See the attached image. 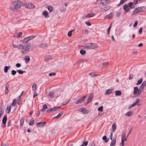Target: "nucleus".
<instances>
[{"label": "nucleus", "instance_id": "ddd939ff", "mask_svg": "<svg viewBox=\"0 0 146 146\" xmlns=\"http://www.w3.org/2000/svg\"><path fill=\"white\" fill-rule=\"evenodd\" d=\"M42 15L45 16V18H47L49 17L48 12L46 10H45L43 12Z\"/></svg>", "mask_w": 146, "mask_h": 146}, {"label": "nucleus", "instance_id": "69168bd1", "mask_svg": "<svg viewBox=\"0 0 146 146\" xmlns=\"http://www.w3.org/2000/svg\"><path fill=\"white\" fill-rule=\"evenodd\" d=\"M111 27V26H110V27L108 28V34L109 35L110 33V29Z\"/></svg>", "mask_w": 146, "mask_h": 146}, {"label": "nucleus", "instance_id": "bf43d9fd", "mask_svg": "<svg viewBox=\"0 0 146 146\" xmlns=\"http://www.w3.org/2000/svg\"><path fill=\"white\" fill-rule=\"evenodd\" d=\"M16 66L17 68H19L21 66V64L19 63H17L16 65Z\"/></svg>", "mask_w": 146, "mask_h": 146}, {"label": "nucleus", "instance_id": "6e6d98bb", "mask_svg": "<svg viewBox=\"0 0 146 146\" xmlns=\"http://www.w3.org/2000/svg\"><path fill=\"white\" fill-rule=\"evenodd\" d=\"M88 143V141H86L83 142V145H84V146H86L87 145Z\"/></svg>", "mask_w": 146, "mask_h": 146}, {"label": "nucleus", "instance_id": "79ce46f5", "mask_svg": "<svg viewBox=\"0 0 146 146\" xmlns=\"http://www.w3.org/2000/svg\"><path fill=\"white\" fill-rule=\"evenodd\" d=\"M25 59L28 62L30 60V58L29 56H27L25 58Z\"/></svg>", "mask_w": 146, "mask_h": 146}, {"label": "nucleus", "instance_id": "4d7b16f0", "mask_svg": "<svg viewBox=\"0 0 146 146\" xmlns=\"http://www.w3.org/2000/svg\"><path fill=\"white\" fill-rule=\"evenodd\" d=\"M135 103H133V104H131V105H130L129 107L128 108L129 109H130V108H132V107L134 106H135Z\"/></svg>", "mask_w": 146, "mask_h": 146}, {"label": "nucleus", "instance_id": "e2e57ef3", "mask_svg": "<svg viewBox=\"0 0 146 146\" xmlns=\"http://www.w3.org/2000/svg\"><path fill=\"white\" fill-rule=\"evenodd\" d=\"M142 27H141L140 28L139 30V33L140 34H141V33H142Z\"/></svg>", "mask_w": 146, "mask_h": 146}, {"label": "nucleus", "instance_id": "603ef678", "mask_svg": "<svg viewBox=\"0 0 146 146\" xmlns=\"http://www.w3.org/2000/svg\"><path fill=\"white\" fill-rule=\"evenodd\" d=\"M128 135H127L126 137H123V138L122 137H121V140H124V141H126L127 140V138L128 137Z\"/></svg>", "mask_w": 146, "mask_h": 146}, {"label": "nucleus", "instance_id": "20e7f679", "mask_svg": "<svg viewBox=\"0 0 146 146\" xmlns=\"http://www.w3.org/2000/svg\"><path fill=\"white\" fill-rule=\"evenodd\" d=\"M145 9V7L144 6H141L136 8L133 11V13L132 15L137 14L138 13L142 12L144 11Z\"/></svg>", "mask_w": 146, "mask_h": 146}, {"label": "nucleus", "instance_id": "13d9d810", "mask_svg": "<svg viewBox=\"0 0 146 146\" xmlns=\"http://www.w3.org/2000/svg\"><path fill=\"white\" fill-rule=\"evenodd\" d=\"M3 112L4 111L2 110H0V118L1 117L2 115L3 114Z\"/></svg>", "mask_w": 146, "mask_h": 146}, {"label": "nucleus", "instance_id": "37998d69", "mask_svg": "<svg viewBox=\"0 0 146 146\" xmlns=\"http://www.w3.org/2000/svg\"><path fill=\"white\" fill-rule=\"evenodd\" d=\"M74 30H72L68 32V35L70 37L72 35V32Z\"/></svg>", "mask_w": 146, "mask_h": 146}, {"label": "nucleus", "instance_id": "f257e3e1", "mask_svg": "<svg viewBox=\"0 0 146 146\" xmlns=\"http://www.w3.org/2000/svg\"><path fill=\"white\" fill-rule=\"evenodd\" d=\"M31 43H28L27 44H19V50L22 55L26 54L29 52L30 49Z\"/></svg>", "mask_w": 146, "mask_h": 146}, {"label": "nucleus", "instance_id": "f704fd0d", "mask_svg": "<svg viewBox=\"0 0 146 146\" xmlns=\"http://www.w3.org/2000/svg\"><path fill=\"white\" fill-rule=\"evenodd\" d=\"M61 107V106H59V107H54L51 108L52 111H55L56 110H57L60 108Z\"/></svg>", "mask_w": 146, "mask_h": 146}, {"label": "nucleus", "instance_id": "49530a36", "mask_svg": "<svg viewBox=\"0 0 146 146\" xmlns=\"http://www.w3.org/2000/svg\"><path fill=\"white\" fill-rule=\"evenodd\" d=\"M22 34V32H20L18 33L17 38H20Z\"/></svg>", "mask_w": 146, "mask_h": 146}, {"label": "nucleus", "instance_id": "1a4fd4ad", "mask_svg": "<svg viewBox=\"0 0 146 146\" xmlns=\"http://www.w3.org/2000/svg\"><path fill=\"white\" fill-rule=\"evenodd\" d=\"M123 9L125 11V12L124 13L125 14L128 12L130 9L129 7H128V5L127 4L124 5L123 7Z\"/></svg>", "mask_w": 146, "mask_h": 146}, {"label": "nucleus", "instance_id": "412c9836", "mask_svg": "<svg viewBox=\"0 0 146 146\" xmlns=\"http://www.w3.org/2000/svg\"><path fill=\"white\" fill-rule=\"evenodd\" d=\"M133 3L132 2H129L128 5V7L130 9H132L134 8V6H133Z\"/></svg>", "mask_w": 146, "mask_h": 146}, {"label": "nucleus", "instance_id": "2f4dec72", "mask_svg": "<svg viewBox=\"0 0 146 146\" xmlns=\"http://www.w3.org/2000/svg\"><path fill=\"white\" fill-rule=\"evenodd\" d=\"M28 41V40L27 38L26 37L21 40V42L23 44H25L27 43Z\"/></svg>", "mask_w": 146, "mask_h": 146}, {"label": "nucleus", "instance_id": "a18cd8bd", "mask_svg": "<svg viewBox=\"0 0 146 146\" xmlns=\"http://www.w3.org/2000/svg\"><path fill=\"white\" fill-rule=\"evenodd\" d=\"M144 87H145L142 84H141L140 86L139 89L140 90H141V91H143Z\"/></svg>", "mask_w": 146, "mask_h": 146}, {"label": "nucleus", "instance_id": "c756f323", "mask_svg": "<svg viewBox=\"0 0 146 146\" xmlns=\"http://www.w3.org/2000/svg\"><path fill=\"white\" fill-rule=\"evenodd\" d=\"M47 46V45L45 44H40L38 46V47L40 48H44L46 47Z\"/></svg>", "mask_w": 146, "mask_h": 146}, {"label": "nucleus", "instance_id": "393cba45", "mask_svg": "<svg viewBox=\"0 0 146 146\" xmlns=\"http://www.w3.org/2000/svg\"><path fill=\"white\" fill-rule=\"evenodd\" d=\"M112 132H114L115 131V130L116 129V124H113L112 125Z\"/></svg>", "mask_w": 146, "mask_h": 146}, {"label": "nucleus", "instance_id": "a211bd4d", "mask_svg": "<svg viewBox=\"0 0 146 146\" xmlns=\"http://www.w3.org/2000/svg\"><path fill=\"white\" fill-rule=\"evenodd\" d=\"M17 42L16 41V42H14V41H13L12 42V45L13 47L14 48H17L18 49H19V44L17 45L16 43Z\"/></svg>", "mask_w": 146, "mask_h": 146}, {"label": "nucleus", "instance_id": "3c124183", "mask_svg": "<svg viewBox=\"0 0 146 146\" xmlns=\"http://www.w3.org/2000/svg\"><path fill=\"white\" fill-rule=\"evenodd\" d=\"M7 66H6L4 67V72L5 73H7L8 70Z\"/></svg>", "mask_w": 146, "mask_h": 146}, {"label": "nucleus", "instance_id": "c9c22d12", "mask_svg": "<svg viewBox=\"0 0 146 146\" xmlns=\"http://www.w3.org/2000/svg\"><path fill=\"white\" fill-rule=\"evenodd\" d=\"M8 88L9 86L8 85H6L5 87V92L6 94H7L8 92Z\"/></svg>", "mask_w": 146, "mask_h": 146}, {"label": "nucleus", "instance_id": "9d476101", "mask_svg": "<svg viewBox=\"0 0 146 146\" xmlns=\"http://www.w3.org/2000/svg\"><path fill=\"white\" fill-rule=\"evenodd\" d=\"M109 65L108 62H105L100 65V67L102 68L106 67Z\"/></svg>", "mask_w": 146, "mask_h": 146}, {"label": "nucleus", "instance_id": "0eeeda50", "mask_svg": "<svg viewBox=\"0 0 146 146\" xmlns=\"http://www.w3.org/2000/svg\"><path fill=\"white\" fill-rule=\"evenodd\" d=\"M93 98V94L92 93H91L89 96L87 102L85 103V105L86 106L88 103H89L92 100Z\"/></svg>", "mask_w": 146, "mask_h": 146}, {"label": "nucleus", "instance_id": "4468645a", "mask_svg": "<svg viewBox=\"0 0 146 146\" xmlns=\"http://www.w3.org/2000/svg\"><path fill=\"white\" fill-rule=\"evenodd\" d=\"M112 141L110 144V146H113L114 145L116 142V138L115 137L113 138V140H111Z\"/></svg>", "mask_w": 146, "mask_h": 146}, {"label": "nucleus", "instance_id": "e433bc0d", "mask_svg": "<svg viewBox=\"0 0 146 146\" xmlns=\"http://www.w3.org/2000/svg\"><path fill=\"white\" fill-rule=\"evenodd\" d=\"M16 103L17 100L16 99H14L11 103V105L13 106H15L16 105Z\"/></svg>", "mask_w": 146, "mask_h": 146}, {"label": "nucleus", "instance_id": "09e8293b", "mask_svg": "<svg viewBox=\"0 0 146 146\" xmlns=\"http://www.w3.org/2000/svg\"><path fill=\"white\" fill-rule=\"evenodd\" d=\"M125 135H126V132L125 131H124L123 132L121 137H122V138H123V137H125Z\"/></svg>", "mask_w": 146, "mask_h": 146}, {"label": "nucleus", "instance_id": "4c0bfd02", "mask_svg": "<svg viewBox=\"0 0 146 146\" xmlns=\"http://www.w3.org/2000/svg\"><path fill=\"white\" fill-rule=\"evenodd\" d=\"M102 139L106 143L108 141V139H107V137L105 135H104L103 136Z\"/></svg>", "mask_w": 146, "mask_h": 146}, {"label": "nucleus", "instance_id": "4be33fe9", "mask_svg": "<svg viewBox=\"0 0 146 146\" xmlns=\"http://www.w3.org/2000/svg\"><path fill=\"white\" fill-rule=\"evenodd\" d=\"M63 111H61L56 116L54 117V118L55 119H57L59 118L63 114Z\"/></svg>", "mask_w": 146, "mask_h": 146}, {"label": "nucleus", "instance_id": "8fccbe9b", "mask_svg": "<svg viewBox=\"0 0 146 146\" xmlns=\"http://www.w3.org/2000/svg\"><path fill=\"white\" fill-rule=\"evenodd\" d=\"M110 8V6H107L106 7H105L104 9V10L105 11H107Z\"/></svg>", "mask_w": 146, "mask_h": 146}, {"label": "nucleus", "instance_id": "c03bdc74", "mask_svg": "<svg viewBox=\"0 0 146 146\" xmlns=\"http://www.w3.org/2000/svg\"><path fill=\"white\" fill-rule=\"evenodd\" d=\"M103 107L102 106H101L98 109V110L100 111H103Z\"/></svg>", "mask_w": 146, "mask_h": 146}, {"label": "nucleus", "instance_id": "aec40b11", "mask_svg": "<svg viewBox=\"0 0 146 146\" xmlns=\"http://www.w3.org/2000/svg\"><path fill=\"white\" fill-rule=\"evenodd\" d=\"M139 90H140L138 88V87H134V92H133V94L134 95L136 94L137 92H138V91H139Z\"/></svg>", "mask_w": 146, "mask_h": 146}, {"label": "nucleus", "instance_id": "cd10ccee", "mask_svg": "<svg viewBox=\"0 0 146 146\" xmlns=\"http://www.w3.org/2000/svg\"><path fill=\"white\" fill-rule=\"evenodd\" d=\"M11 109V106L10 105H7V110H8V111L7 113V114H8L10 113Z\"/></svg>", "mask_w": 146, "mask_h": 146}, {"label": "nucleus", "instance_id": "7ed1b4c3", "mask_svg": "<svg viewBox=\"0 0 146 146\" xmlns=\"http://www.w3.org/2000/svg\"><path fill=\"white\" fill-rule=\"evenodd\" d=\"M83 46L86 50H89L97 48L98 47V46L96 43H90L86 44Z\"/></svg>", "mask_w": 146, "mask_h": 146}, {"label": "nucleus", "instance_id": "5701e85b", "mask_svg": "<svg viewBox=\"0 0 146 146\" xmlns=\"http://www.w3.org/2000/svg\"><path fill=\"white\" fill-rule=\"evenodd\" d=\"M94 15V13H88V15L86 16V17L87 18H89L92 17Z\"/></svg>", "mask_w": 146, "mask_h": 146}, {"label": "nucleus", "instance_id": "de8ad7c7", "mask_svg": "<svg viewBox=\"0 0 146 146\" xmlns=\"http://www.w3.org/2000/svg\"><path fill=\"white\" fill-rule=\"evenodd\" d=\"M36 87V84H34L32 86L33 90V91L35 90Z\"/></svg>", "mask_w": 146, "mask_h": 146}, {"label": "nucleus", "instance_id": "7c9ffc66", "mask_svg": "<svg viewBox=\"0 0 146 146\" xmlns=\"http://www.w3.org/2000/svg\"><path fill=\"white\" fill-rule=\"evenodd\" d=\"M142 81L143 78H141L140 79L137 81V82L136 84V85H138L141 84L142 83Z\"/></svg>", "mask_w": 146, "mask_h": 146}, {"label": "nucleus", "instance_id": "f03ea898", "mask_svg": "<svg viewBox=\"0 0 146 146\" xmlns=\"http://www.w3.org/2000/svg\"><path fill=\"white\" fill-rule=\"evenodd\" d=\"M23 3L19 0H15L13 3L12 7H11L10 9L11 10L19 11L21 7L23 6Z\"/></svg>", "mask_w": 146, "mask_h": 146}, {"label": "nucleus", "instance_id": "423d86ee", "mask_svg": "<svg viewBox=\"0 0 146 146\" xmlns=\"http://www.w3.org/2000/svg\"><path fill=\"white\" fill-rule=\"evenodd\" d=\"M98 2H100V4L102 5L103 6H106L110 4V2L108 0H97Z\"/></svg>", "mask_w": 146, "mask_h": 146}, {"label": "nucleus", "instance_id": "a878e982", "mask_svg": "<svg viewBox=\"0 0 146 146\" xmlns=\"http://www.w3.org/2000/svg\"><path fill=\"white\" fill-rule=\"evenodd\" d=\"M115 95L116 96H120L121 95V92L120 90H117L115 91Z\"/></svg>", "mask_w": 146, "mask_h": 146}, {"label": "nucleus", "instance_id": "864d4df0", "mask_svg": "<svg viewBox=\"0 0 146 146\" xmlns=\"http://www.w3.org/2000/svg\"><path fill=\"white\" fill-rule=\"evenodd\" d=\"M54 93L53 92H50V93H49V96L51 97H53V96L54 95Z\"/></svg>", "mask_w": 146, "mask_h": 146}, {"label": "nucleus", "instance_id": "58836bf2", "mask_svg": "<svg viewBox=\"0 0 146 146\" xmlns=\"http://www.w3.org/2000/svg\"><path fill=\"white\" fill-rule=\"evenodd\" d=\"M17 71L18 72L19 74H23L24 73H25V71H23L21 70H17Z\"/></svg>", "mask_w": 146, "mask_h": 146}, {"label": "nucleus", "instance_id": "bb28decb", "mask_svg": "<svg viewBox=\"0 0 146 146\" xmlns=\"http://www.w3.org/2000/svg\"><path fill=\"white\" fill-rule=\"evenodd\" d=\"M35 123V120L33 118H32L30 121L29 124L30 125H33Z\"/></svg>", "mask_w": 146, "mask_h": 146}, {"label": "nucleus", "instance_id": "0e129e2a", "mask_svg": "<svg viewBox=\"0 0 146 146\" xmlns=\"http://www.w3.org/2000/svg\"><path fill=\"white\" fill-rule=\"evenodd\" d=\"M89 74L91 77H93L94 76H97V75L94 74L92 73H90Z\"/></svg>", "mask_w": 146, "mask_h": 146}, {"label": "nucleus", "instance_id": "f3484780", "mask_svg": "<svg viewBox=\"0 0 146 146\" xmlns=\"http://www.w3.org/2000/svg\"><path fill=\"white\" fill-rule=\"evenodd\" d=\"M52 58V57L50 56L47 55L45 57L44 60L45 61H47L48 60H51Z\"/></svg>", "mask_w": 146, "mask_h": 146}, {"label": "nucleus", "instance_id": "052dcab7", "mask_svg": "<svg viewBox=\"0 0 146 146\" xmlns=\"http://www.w3.org/2000/svg\"><path fill=\"white\" fill-rule=\"evenodd\" d=\"M56 73H50L49 74V76H55L56 75Z\"/></svg>", "mask_w": 146, "mask_h": 146}, {"label": "nucleus", "instance_id": "ea45409f", "mask_svg": "<svg viewBox=\"0 0 146 146\" xmlns=\"http://www.w3.org/2000/svg\"><path fill=\"white\" fill-rule=\"evenodd\" d=\"M127 0H121L120 3L117 5V7H118L121 4H122L124 3L125 2L127 1Z\"/></svg>", "mask_w": 146, "mask_h": 146}, {"label": "nucleus", "instance_id": "680f3d73", "mask_svg": "<svg viewBox=\"0 0 146 146\" xmlns=\"http://www.w3.org/2000/svg\"><path fill=\"white\" fill-rule=\"evenodd\" d=\"M142 84L145 87L146 86V80L143 81Z\"/></svg>", "mask_w": 146, "mask_h": 146}, {"label": "nucleus", "instance_id": "72a5a7b5", "mask_svg": "<svg viewBox=\"0 0 146 146\" xmlns=\"http://www.w3.org/2000/svg\"><path fill=\"white\" fill-rule=\"evenodd\" d=\"M35 37V36L32 35V36H29L27 37L26 38L28 40V41H29V40H30L33 39V38H34Z\"/></svg>", "mask_w": 146, "mask_h": 146}, {"label": "nucleus", "instance_id": "5fc2aeb1", "mask_svg": "<svg viewBox=\"0 0 146 146\" xmlns=\"http://www.w3.org/2000/svg\"><path fill=\"white\" fill-rule=\"evenodd\" d=\"M16 73V71L13 70L11 71V74L12 75H15Z\"/></svg>", "mask_w": 146, "mask_h": 146}, {"label": "nucleus", "instance_id": "f8f14e48", "mask_svg": "<svg viewBox=\"0 0 146 146\" xmlns=\"http://www.w3.org/2000/svg\"><path fill=\"white\" fill-rule=\"evenodd\" d=\"M113 13L111 12L109 14L107 15L106 16V18L109 19H110L113 17Z\"/></svg>", "mask_w": 146, "mask_h": 146}, {"label": "nucleus", "instance_id": "338daca9", "mask_svg": "<svg viewBox=\"0 0 146 146\" xmlns=\"http://www.w3.org/2000/svg\"><path fill=\"white\" fill-rule=\"evenodd\" d=\"M137 24H138V22L137 21H135V23H134V24L133 25L134 27H136L137 26Z\"/></svg>", "mask_w": 146, "mask_h": 146}, {"label": "nucleus", "instance_id": "39448f33", "mask_svg": "<svg viewBox=\"0 0 146 146\" xmlns=\"http://www.w3.org/2000/svg\"><path fill=\"white\" fill-rule=\"evenodd\" d=\"M23 6L29 9H32L35 7L33 3H23Z\"/></svg>", "mask_w": 146, "mask_h": 146}, {"label": "nucleus", "instance_id": "a19ab883", "mask_svg": "<svg viewBox=\"0 0 146 146\" xmlns=\"http://www.w3.org/2000/svg\"><path fill=\"white\" fill-rule=\"evenodd\" d=\"M80 53L82 55H84L86 53V51L83 50H81L80 51Z\"/></svg>", "mask_w": 146, "mask_h": 146}, {"label": "nucleus", "instance_id": "b1692460", "mask_svg": "<svg viewBox=\"0 0 146 146\" xmlns=\"http://www.w3.org/2000/svg\"><path fill=\"white\" fill-rule=\"evenodd\" d=\"M25 117H22L20 121V123L21 126H23V125Z\"/></svg>", "mask_w": 146, "mask_h": 146}, {"label": "nucleus", "instance_id": "dca6fc26", "mask_svg": "<svg viewBox=\"0 0 146 146\" xmlns=\"http://www.w3.org/2000/svg\"><path fill=\"white\" fill-rule=\"evenodd\" d=\"M46 123V122L45 121L44 122H38L36 124V126H42L44 125Z\"/></svg>", "mask_w": 146, "mask_h": 146}, {"label": "nucleus", "instance_id": "9b49d317", "mask_svg": "<svg viewBox=\"0 0 146 146\" xmlns=\"http://www.w3.org/2000/svg\"><path fill=\"white\" fill-rule=\"evenodd\" d=\"M113 90V89H111L107 90L105 93V95H108L111 94Z\"/></svg>", "mask_w": 146, "mask_h": 146}, {"label": "nucleus", "instance_id": "2eb2a0df", "mask_svg": "<svg viewBox=\"0 0 146 146\" xmlns=\"http://www.w3.org/2000/svg\"><path fill=\"white\" fill-rule=\"evenodd\" d=\"M7 115H5L3 118L2 120V123L4 124H5L7 121Z\"/></svg>", "mask_w": 146, "mask_h": 146}, {"label": "nucleus", "instance_id": "6e6552de", "mask_svg": "<svg viewBox=\"0 0 146 146\" xmlns=\"http://www.w3.org/2000/svg\"><path fill=\"white\" fill-rule=\"evenodd\" d=\"M86 97V96H85L82 97L79 99L77 101L75 102V104H78L79 103H80L82 102L85 99Z\"/></svg>", "mask_w": 146, "mask_h": 146}, {"label": "nucleus", "instance_id": "774afa93", "mask_svg": "<svg viewBox=\"0 0 146 146\" xmlns=\"http://www.w3.org/2000/svg\"><path fill=\"white\" fill-rule=\"evenodd\" d=\"M90 144V145L91 146H96L93 142H91Z\"/></svg>", "mask_w": 146, "mask_h": 146}, {"label": "nucleus", "instance_id": "473e14b6", "mask_svg": "<svg viewBox=\"0 0 146 146\" xmlns=\"http://www.w3.org/2000/svg\"><path fill=\"white\" fill-rule=\"evenodd\" d=\"M48 7H47L48 10L50 12H52L53 10V8L51 6H47Z\"/></svg>", "mask_w": 146, "mask_h": 146}, {"label": "nucleus", "instance_id": "c85d7f7f", "mask_svg": "<svg viewBox=\"0 0 146 146\" xmlns=\"http://www.w3.org/2000/svg\"><path fill=\"white\" fill-rule=\"evenodd\" d=\"M132 114V112L131 111H129L125 113V115L129 117L131 116Z\"/></svg>", "mask_w": 146, "mask_h": 146}, {"label": "nucleus", "instance_id": "6ab92c4d", "mask_svg": "<svg viewBox=\"0 0 146 146\" xmlns=\"http://www.w3.org/2000/svg\"><path fill=\"white\" fill-rule=\"evenodd\" d=\"M80 111L83 113L86 114H87L88 113V110L84 108H82L81 110H80Z\"/></svg>", "mask_w": 146, "mask_h": 146}]
</instances>
